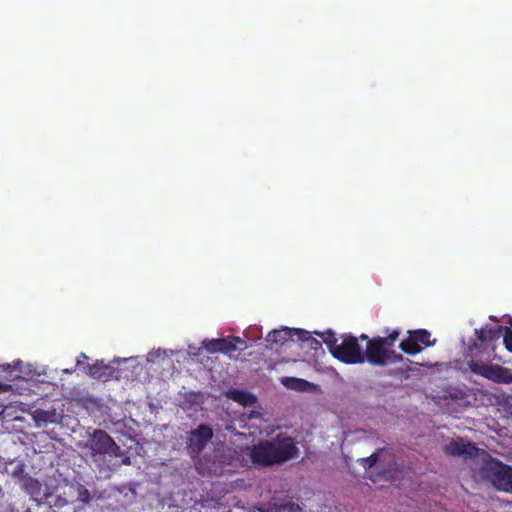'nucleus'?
Returning a JSON list of instances; mask_svg holds the SVG:
<instances>
[{
    "label": "nucleus",
    "instance_id": "f257e3e1",
    "mask_svg": "<svg viewBox=\"0 0 512 512\" xmlns=\"http://www.w3.org/2000/svg\"><path fill=\"white\" fill-rule=\"evenodd\" d=\"M85 447L92 464L106 477L121 466L131 464L128 452L121 449L105 430L95 429L89 435Z\"/></svg>",
    "mask_w": 512,
    "mask_h": 512
},
{
    "label": "nucleus",
    "instance_id": "f03ea898",
    "mask_svg": "<svg viewBox=\"0 0 512 512\" xmlns=\"http://www.w3.org/2000/svg\"><path fill=\"white\" fill-rule=\"evenodd\" d=\"M253 464L268 467L284 463L296 456L298 449L293 438L278 434L271 440H262L252 447H247Z\"/></svg>",
    "mask_w": 512,
    "mask_h": 512
},
{
    "label": "nucleus",
    "instance_id": "7ed1b4c3",
    "mask_svg": "<svg viewBox=\"0 0 512 512\" xmlns=\"http://www.w3.org/2000/svg\"><path fill=\"white\" fill-rule=\"evenodd\" d=\"M386 337L376 336L368 340L365 351H363L364 362L367 361L373 366H386L388 364V349L393 347L398 340L401 331L399 329H385Z\"/></svg>",
    "mask_w": 512,
    "mask_h": 512
},
{
    "label": "nucleus",
    "instance_id": "20e7f679",
    "mask_svg": "<svg viewBox=\"0 0 512 512\" xmlns=\"http://www.w3.org/2000/svg\"><path fill=\"white\" fill-rule=\"evenodd\" d=\"M483 454L485 459L481 467L482 476L497 490L512 494V466L502 463L485 452Z\"/></svg>",
    "mask_w": 512,
    "mask_h": 512
},
{
    "label": "nucleus",
    "instance_id": "39448f33",
    "mask_svg": "<svg viewBox=\"0 0 512 512\" xmlns=\"http://www.w3.org/2000/svg\"><path fill=\"white\" fill-rule=\"evenodd\" d=\"M435 343L436 339L431 340V333L426 329L408 330L407 337L400 342L399 348L403 353L414 356Z\"/></svg>",
    "mask_w": 512,
    "mask_h": 512
},
{
    "label": "nucleus",
    "instance_id": "423d86ee",
    "mask_svg": "<svg viewBox=\"0 0 512 512\" xmlns=\"http://www.w3.org/2000/svg\"><path fill=\"white\" fill-rule=\"evenodd\" d=\"M333 357L349 365L364 363V355L358 338L352 335L343 337L342 342L335 348Z\"/></svg>",
    "mask_w": 512,
    "mask_h": 512
},
{
    "label": "nucleus",
    "instance_id": "0eeeda50",
    "mask_svg": "<svg viewBox=\"0 0 512 512\" xmlns=\"http://www.w3.org/2000/svg\"><path fill=\"white\" fill-rule=\"evenodd\" d=\"M504 328L500 325L487 326L480 330H475L476 339L470 350H477L479 353L490 357L495 351V342L500 339Z\"/></svg>",
    "mask_w": 512,
    "mask_h": 512
},
{
    "label": "nucleus",
    "instance_id": "6e6552de",
    "mask_svg": "<svg viewBox=\"0 0 512 512\" xmlns=\"http://www.w3.org/2000/svg\"><path fill=\"white\" fill-rule=\"evenodd\" d=\"M469 369L476 375L482 376L490 381L499 384H510L512 383L511 371L500 365H489L482 362L471 360L469 363Z\"/></svg>",
    "mask_w": 512,
    "mask_h": 512
},
{
    "label": "nucleus",
    "instance_id": "1a4fd4ad",
    "mask_svg": "<svg viewBox=\"0 0 512 512\" xmlns=\"http://www.w3.org/2000/svg\"><path fill=\"white\" fill-rule=\"evenodd\" d=\"M202 344L205 350L210 354L218 352L231 354L237 350L238 344L244 345L245 341L238 336H228L226 338L205 339Z\"/></svg>",
    "mask_w": 512,
    "mask_h": 512
},
{
    "label": "nucleus",
    "instance_id": "9d476101",
    "mask_svg": "<svg viewBox=\"0 0 512 512\" xmlns=\"http://www.w3.org/2000/svg\"><path fill=\"white\" fill-rule=\"evenodd\" d=\"M213 438V430L209 425L200 424L192 430L187 438L188 448L195 454L201 453Z\"/></svg>",
    "mask_w": 512,
    "mask_h": 512
},
{
    "label": "nucleus",
    "instance_id": "9b49d317",
    "mask_svg": "<svg viewBox=\"0 0 512 512\" xmlns=\"http://www.w3.org/2000/svg\"><path fill=\"white\" fill-rule=\"evenodd\" d=\"M446 455L461 457L465 460L475 458L479 455L480 449L474 444L467 442L461 438L452 440L444 447Z\"/></svg>",
    "mask_w": 512,
    "mask_h": 512
},
{
    "label": "nucleus",
    "instance_id": "f8f14e48",
    "mask_svg": "<svg viewBox=\"0 0 512 512\" xmlns=\"http://www.w3.org/2000/svg\"><path fill=\"white\" fill-rule=\"evenodd\" d=\"M83 370L93 379L100 381H109L115 377V368L106 363L103 359L96 360L92 365H85Z\"/></svg>",
    "mask_w": 512,
    "mask_h": 512
},
{
    "label": "nucleus",
    "instance_id": "ddd939ff",
    "mask_svg": "<svg viewBox=\"0 0 512 512\" xmlns=\"http://www.w3.org/2000/svg\"><path fill=\"white\" fill-rule=\"evenodd\" d=\"M299 329H291L287 327H283L280 329H274L270 331L266 337L267 343L272 345L283 346L290 340H293L294 336H297Z\"/></svg>",
    "mask_w": 512,
    "mask_h": 512
},
{
    "label": "nucleus",
    "instance_id": "4468645a",
    "mask_svg": "<svg viewBox=\"0 0 512 512\" xmlns=\"http://www.w3.org/2000/svg\"><path fill=\"white\" fill-rule=\"evenodd\" d=\"M227 395L230 399L243 406H250L256 401V397L252 393L243 390L233 389Z\"/></svg>",
    "mask_w": 512,
    "mask_h": 512
},
{
    "label": "nucleus",
    "instance_id": "2eb2a0df",
    "mask_svg": "<svg viewBox=\"0 0 512 512\" xmlns=\"http://www.w3.org/2000/svg\"><path fill=\"white\" fill-rule=\"evenodd\" d=\"M287 388L296 391H309L313 387V383L295 377L285 378L282 382Z\"/></svg>",
    "mask_w": 512,
    "mask_h": 512
},
{
    "label": "nucleus",
    "instance_id": "dca6fc26",
    "mask_svg": "<svg viewBox=\"0 0 512 512\" xmlns=\"http://www.w3.org/2000/svg\"><path fill=\"white\" fill-rule=\"evenodd\" d=\"M24 490L35 499L43 494V487L40 481L31 477L24 481Z\"/></svg>",
    "mask_w": 512,
    "mask_h": 512
},
{
    "label": "nucleus",
    "instance_id": "f3484780",
    "mask_svg": "<svg viewBox=\"0 0 512 512\" xmlns=\"http://www.w3.org/2000/svg\"><path fill=\"white\" fill-rule=\"evenodd\" d=\"M297 338L299 341L306 343L310 349L315 351H317L322 346L320 341L312 337L308 331L302 329L298 330Z\"/></svg>",
    "mask_w": 512,
    "mask_h": 512
},
{
    "label": "nucleus",
    "instance_id": "a211bd4d",
    "mask_svg": "<svg viewBox=\"0 0 512 512\" xmlns=\"http://www.w3.org/2000/svg\"><path fill=\"white\" fill-rule=\"evenodd\" d=\"M318 336L322 338V341L325 343L327 348L329 349L330 353L333 355V352H335V348L339 346L338 339L335 335V333L331 330L323 332V333H316Z\"/></svg>",
    "mask_w": 512,
    "mask_h": 512
},
{
    "label": "nucleus",
    "instance_id": "6ab92c4d",
    "mask_svg": "<svg viewBox=\"0 0 512 512\" xmlns=\"http://www.w3.org/2000/svg\"><path fill=\"white\" fill-rule=\"evenodd\" d=\"M419 369H413L410 366L398 367L389 372L390 376L397 377L399 379L407 380L413 374H418Z\"/></svg>",
    "mask_w": 512,
    "mask_h": 512
},
{
    "label": "nucleus",
    "instance_id": "aec40b11",
    "mask_svg": "<svg viewBox=\"0 0 512 512\" xmlns=\"http://www.w3.org/2000/svg\"><path fill=\"white\" fill-rule=\"evenodd\" d=\"M77 498L82 503H89L91 501V494L89 490L82 484L76 486Z\"/></svg>",
    "mask_w": 512,
    "mask_h": 512
},
{
    "label": "nucleus",
    "instance_id": "412c9836",
    "mask_svg": "<svg viewBox=\"0 0 512 512\" xmlns=\"http://www.w3.org/2000/svg\"><path fill=\"white\" fill-rule=\"evenodd\" d=\"M382 451V449H379L378 451L372 453L370 456L366 457V458H362L360 460L362 466L365 468V469H370L372 468L379 460V453Z\"/></svg>",
    "mask_w": 512,
    "mask_h": 512
},
{
    "label": "nucleus",
    "instance_id": "4be33fe9",
    "mask_svg": "<svg viewBox=\"0 0 512 512\" xmlns=\"http://www.w3.org/2000/svg\"><path fill=\"white\" fill-rule=\"evenodd\" d=\"M503 331V343L506 349L512 353V330L508 327H505Z\"/></svg>",
    "mask_w": 512,
    "mask_h": 512
},
{
    "label": "nucleus",
    "instance_id": "5701e85b",
    "mask_svg": "<svg viewBox=\"0 0 512 512\" xmlns=\"http://www.w3.org/2000/svg\"><path fill=\"white\" fill-rule=\"evenodd\" d=\"M404 361L402 354L395 352L394 350L388 349V364Z\"/></svg>",
    "mask_w": 512,
    "mask_h": 512
},
{
    "label": "nucleus",
    "instance_id": "b1692460",
    "mask_svg": "<svg viewBox=\"0 0 512 512\" xmlns=\"http://www.w3.org/2000/svg\"><path fill=\"white\" fill-rule=\"evenodd\" d=\"M81 359H88L87 355L84 353V352H81L80 355H79V358L77 359V362H76V366L77 367H84V363L82 362Z\"/></svg>",
    "mask_w": 512,
    "mask_h": 512
},
{
    "label": "nucleus",
    "instance_id": "393cba45",
    "mask_svg": "<svg viewBox=\"0 0 512 512\" xmlns=\"http://www.w3.org/2000/svg\"><path fill=\"white\" fill-rule=\"evenodd\" d=\"M359 339L366 340L367 342H368V340H370L369 337L366 334L360 335Z\"/></svg>",
    "mask_w": 512,
    "mask_h": 512
},
{
    "label": "nucleus",
    "instance_id": "a878e982",
    "mask_svg": "<svg viewBox=\"0 0 512 512\" xmlns=\"http://www.w3.org/2000/svg\"><path fill=\"white\" fill-rule=\"evenodd\" d=\"M407 362L411 363V364H416L418 365V363L414 362V361H411L410 359H406Z\"/></svg>",
    "mask_w": 512,
    "mask_h": 512
},
{
    "label": "nucleus",
    "instance_id": "bb28decb",
    "mask_svg": "<svg viewBox=\"0 0 512 512\" xmlns=\"http://www.w3.org/2000/svg\"><path fill=\"white\" fill-rule=\"evenodd\" d=\"M73 370L65 369L63 370L64 373H72Z\"/></svg>",
    "mask_w": 512,
    "mask_h": 512
}]
</instances>
